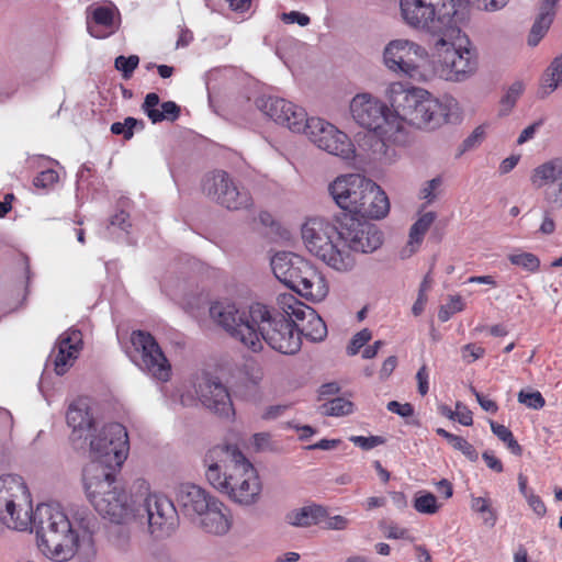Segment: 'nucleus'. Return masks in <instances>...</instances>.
<instances>
[{"label": "nucleus", "mask_w": 562, "mask_h": 562, "mask_svg": "<svg viewBox=\"0 0 562 562\" xmlns=\"http://www.w3.org/2000/svg\"><path fill=\"white\" fill-rule=\"evenodd\" d=\"M24 504L7 501L2 520L7 527L26 530L36 527L37 546L42 553L55 562L74 558L79 548L80 536L59 505L41 503L33 510L32 501L24 495Z\"/></svg>", "instance_id": "1"}, {"label": "nucleus", "mask_w": 562, "mask_h": 562, "mask_svg": "<svg viewBox=\"0 0 562 562\" xmlns=\"http://www.w3.org/2000/svg\"><path fill=\"white\" fill-rule=\"evenodd\" d=\"M393 110L370 93H358L350 102L352 119L362 127L372 131V154L380 161L391 160L394 148L387 143L404 145L406 136L400 125L398 99Z\"/></svg>", "instance_id": "2"}, {"label": "nucleus", "mask_w": 562, "mask_h": 562, "mask_svg": "<svg viewBox=\"0 0 562 562\" xmlns=\"http://www.w3.org/2000/svg\"><path fill=\"white\" fill-rule=\"evenodd\" d=\"M88 439L94 460L83 469L82 481L86 492H91L93 487L110 486L114 482L115 471L127 458L130 441L126 428L120 423L92 430Z\"/></svg>", "instance_id": "3"}, {"label": "nucleus", "mask_w": 562, "mask_h": 562, "mask_svg": "<svg viewBox=\"0 0 562 562\" xmlns=\"http://www.w3.org/2000/svg\"><path fill=\"white\" fill-rule=\"evenodd\" d=\"M400 7L406 24L439 37H459L469 20V8L460 0H400Z\"/></svg>", "instance_id": "4"}, {"label": "nucleus", "mask_w": 562, "mask_h": 562, "mask_svg": "<svg viewBox=\"0 0 562 562\" xmlns=\"http://www.w3.org/2000/svg\"><path fill=\"white\" fill-rule=\"evenodd\" d=\"M400 125L408 140L406 124L419 130L434 131L443 124H456L462 119L458 101L449 95L435 98L428 91H403L398 100Z\"/></svg>", "instance_id": "5"}, {"label": "nucleus", "mask_w": 562, "mask_h": 562, "mask_svg": "<svg viewBox=\"0 0 562 562\" xmlns=\"http://www.w3.org/2000/svg\"><path fill=\"white\" fill-rule=\"evenodd\" d=\"M206 480L217 491H260L261 484L254 465L233 445L215 446L204 458Z\"/></svg>", "instance_id": "6"}, {"label": "nucleus", "mask_w": 562, "mask_h": 562, "mask_svg": "<svg viewBox=\"0 0 562 562\" xmlns=\"http://www.w3.org/2000/svg\"><path fill=\"white\" fill-rule=\"evenodd\" d=\"M276 278L301 296L313 302L323 301L329 291L322 272L303 257L293 252H278L271 259Z\"/></svg>", "instance_id": "7"}, {"label": "nucleus", "mask_w": 562, "mask_h": 562, "mask_svg": "<svg viewBox=\"0 0 562 562\" xmlns=\"http://www.w3.org/2000/svg\"><path fill=\"white\" fill-rule=\"evenodd\" d=\"M307 250L339 272L352 270L356 260L350 251L339 247L338 223L324 217L308 218L301 229Z\"/></svg>", "instance_id": "8"}, {"label": "nucleus", "mask_w": 562, "mask_h": 562, "mask_svg": "<svg viewBox=\"0 0 562 562\" xmlns=\"http://www.w3.org/2000/svg\"><path fill=\"white\" fill-rule=\"evenodd\" d=\"M469 38L460 33L459 37H438L435 42L432 60L434 72L441 79L461 82L470 78L477 69V56L473 48L463 46Z\"/></svg>", "instance_id": "9"}, {"label": "nucleus", "mask_w": 562, "mask_h": 562, "mask_svg": "<svg viewBox=\"0 0 562 562\" xmlns=\"http://www.w3.org/2000/svg\"><path fill=\"white\" fill-rule=\"evenodd\" d=\"M252 316L260 341L265 340L272 349L284 355H294L300 351L302 340L292 317L284 312L271 313L261 303L254 304Z\"/></svg>", "instance_id": "10"}, {"label": "nucleus", "mask_w": 562, "mask_h": 562, "mask_svg": "<svg viewBox=\"0 0 562 562\" xmlns=\"http://www.w3.org/2000/svg\"><path fill=\"white\" fill-rule=\"evenodd\" d=\"M252 310L254 304L248 310H240L231 302H215L210 307V316L247 348L259 351L262 349V342L258 338V333H256Z\"/></svg>", "instance_id": "11"}, {"label": "nucleus", "mask_w": 562, "mask_h": 562, "mask_svg": "<svg viewBox=\"0 0 562 562\" xmlns=\"http://www.w3.org/2000/svg\"><path fill=\"white\" fill-rule=\"evenodd\" d=\"M178 502L182 514L199 518V525L205 532L225 535L231 528V520L225 514V506L212 494H179Z\"/></svg>", "instance_id": "12"}, {"label": "nucleus", "mask_w": 562, "mask_h": 562, "mask_svg": "<svg viewBox=\"0 0 562 562\" xmlns=\"http://www.w3.org/2000/svg\"><path fill=\"white\" fill-rule=\"evenodd\" d=\"M203 193L216 204L232 211L248 209L252 205L249 191L238 186L224 170H214L202 179Z\"/></svg>", "instance_id": "13"}, {"label": "nucleus", "mask_w": 562, "mask_h": 562, "mask_svg": "<svg viewBox=\"0 0 562 562\" xmlns=\"http://www.w3.org/2000/svg\"><path fill=\"white\" fill-rule=\"evenodd\" d=\"M340 240L356 252L371 254L383 244V234L376 225L349 213L336 215Z\"/></svg>", "instance_id": "14"}, {"label": "nucleus", "mask_w": 562, "mask_h": 562, "mask_svg": "<svg viewBox=\"0 0 562 562\" xmlns=\"http://www.w3.org/2000/svg\"><path fill=\"white\" fill-rule=\"evenodd\" d=\"M138 509V518H147V526L156 538L169 536L179 522V512L167 494H144Z\"/></svg>", "instance_id": "15"}, {"label": "nucleus", "mask_w": 562, "mask_h": 562, "mask_svg": "<svg viewBox=\"0 0 562 562\" xmlns=\"http://www.w3.org/2000/svg\"><path fill=\"white\" fill-rule=\"evenodd\" d=\"M318 148L350 160L355 157V146L347 134L319 117H310L306 130L302 131Z\"/></svg>", "instance_id": "16"}, {"label": "nucleus", "mask_w": 562, "mask_h": 562, "mask_svg": "<svg viewBox=\"0 0 562 562\" xmlns=\"http://www.w3.org/2000/svg\"><path fill=\"white\" fill-rule=\"evenodd\" d=\"M131 342L138 355L136 364L154 378L168 381L171 366L155 337L148 331L138 329L132 333Z\"/></svg>", "instance_id": "17"}, {"label": "nucleus", "mask_w": 562, "mask_h": 562, "mask_svg": "<svg viewBox=\"0 0 562 562\" xmlns=\"http://www.w3.org/2000/svg\"><path fill=\"white\" fill-rule=\"evenodd\" d=\"M144 494H89L95 512L116 525L138 519V504Z\"/></svg>", "instance_id": "18"}, {"label": "nucleus", "mask_w": 562, "mask_h": 562, "mask_svg": "<svg viewBox=\"0 0 562 562\" xmlns=\"http://www.w3.org/2000/svg\"><path fill=\"white\" fill-rule=\"evenodd\" d=\"M279 304L282 311L289 316L295 318L296 331L300 338L318 342L327 336V326L314 308L299 301L292 294H282L279 297Z\"/></svg>", "instance_id": "19"}, {"label": "nucleus", "mask_w": 562, "mask_h": 562, "mask_svg": "<svg viewBox=\"0 0 562 562\" xmlns=\"http://www.w3.org/2000/svg\"><path fill=\"white\" fill-rule=\"evenodd\" d=\"M425 55V49L412 41L393 40L384 48L383 60L390 70L415 78L419 75V61Z\"/></svg>", "instance_id": "20"}, {"label": "nucleus", "mask_w": 562, "mask_h": 562, "mask_svg": "<svg viewBox=\"0 0 562 562\" xmlns=\"http://www.w3.org/2000/svg\"><path fill=\"white\" fill-rule=\"evenodd\" d=\"M193 386L205 408L227 419L235 415L229 392L217 378L203 373L196 376Z\"/></svg>", "instance_id": "21"}, {"label": "nucleus", "mask_w": 562, "mask_h": 562, "mask_svg": "<svg viewBox=\"0 0 562 562\" xmlns=\"http://www.w3.org/2000/svg\"><path fill=\"white\" fill-rule=\"evenodd\" d=\"M256 105L276 123L294 133L306 130L310 119L305 110L290 101L278 97H262L256 100Z\"/></svg>", "instance_id": "22"}, {"label": "nucleus", "mask_w": 562, "mask_h": 562, "mask_svg": "<svg viewBox=\"0 0 562 562\" xmlns=\"http://www.w3.org/2000/svg\"><path fill=\"white\" fill-rule=\"evenodd\" d=\"M366 177L359 173L344 175L328 187L329 193L336 204L342 210L341 213H349L357 216V211L364 192Z\"/></svg>", "instance_id": "23"}, {"label": "nucleus", "mask_w": 562, "mask_h": 562, "mask_svg": "<svg viewBox=\"0 0 562 562\" xmlns=\"http://www.w3.org/2000/svg\"><path fill=\"white\" fill-rule=\"evenodd\" d=\"M530 180L536 188L555 183L557 187L546 192V200L557 207L562 206V158L551 159L535 168Z\"/></svg>", "instance_id": "24"}, {"label": "nucleus", "mask_w": 562, "mask_h": 562, "mask_svg": "<svg viewBox=\"0 0 562 562\" xmlns=\"http://www.w3.org/2000/svg\"><path fill=\"white\" fill-rule=\"evenodd\" d=\"M362 196L363 199H361L357 211V217L380 220L389 214V198L371 179L366 178Z\"/></svg>", "instance_id": "25"}, {"label": "nucleus", "mask_w": 562, "mask_h": 562, "mask_svg": "<svg viewBox=\"0 0 562 562\" xmlns=\"http://www.w3.org/2000/svg\"><path fill=\"white\" fill-rule=\"evenodd\" d=\"M66 419L68 426L72 428L74 441L82 438L87 440L90 432L94 430V419L85 398H78L69 405Z\"/></svg>", "instance_id": "26"}, {"label": "nucleus", "mask_w": 562, "mask_h": 562, "mask_svg": "<svg viewBox=\"0 0 562 562\" xmlns=\"http://www.w3.org/2000/svg\"><path fill=\"white\" fill-rule=\"evenodd\" d=\"M82 344V334L78 329H69L59 337L58 351L54 358L55 372L63 375L77 359Z\"/></svg>", "instance_id": "27"}, {"label": "nucleus", "mask_w": 562, "mask_h": 562, "mask_svg": "<svg viewBox=\"0 0 562 562\" xmlns=\"http://www.w3.org/2000/svg\"><path fill=\"white\" fill-rule=\"evenodd\" d=\"M558 0H542L539 14L530 30L528 44L536 46L540 40L546 35L555 15V5Z\"/></svg>", "instance_id": "28"}, {"label": "nucleus", "mask_w": 562, "mask_h": 562, "mask_svg": "<svg viewBox=\"0 0 562 562\" xmlns=\"http://www.w3.org/2000/svg\"><path fill=\"white\" fill-rule=\"evenodd\" d=\"M325 508L321 505H308L286 514V521L294 527H312L322 525Z\"/></svg>", "instance_id": "29"}, {"label": "nucleus", "mask_w": 562, "mask_h": 562, "mask_svg": "<svg viewBox=\"0 0 562 562\" xmlns=\"http://www.w3.org/2000/svg\"><path fill=\"white\" fill-rule=\"evenodd\" d=\"M562 86V54L555 57L542 76L541 87L546 94Z\"/></svg>", "instance_id": "30"}, {"label": "nucleus", "mask_w": 562, "mask_h": 562, "mask_svg": "<svg viewBox=\"0 0 562 562\" xmlns=\"http://www.w3.org/2000/svg\"><path fill=\"white\" fill-rule=\"evenodd\" d=\"M435 212L424 213L411 227L409 229V241L411 246H419L424 239L425 234L432 225L436 220Z\"/></svg>", "instance_id": "31"}, {"label": "nucleus", "mask_w": 562, "mask_h": 562, "mask_svg": "<svg viewBox=\"0 0 562 562\" xmlns=\"http://www.w3.org/2000/svg\"><path fill=\"white\" fill-rule=\"evenodd\" d=\"M319 411L325 416H346L352 413L353 403L344 397H335L322 404Z\"/></svg>", "instance_id": "32"}, {"label": "nucleus", "mask_w": 562, "mask_h": 562, "mask_svg": "<svg viewBox=\"0 0 562 562\" xmlns=\"http://www.w3.org/2000/svg\"><path fill=\"white\" fill-rule=\"evenodd\" d=\"M471 508L476 514H480L483 524L488 528H494L497 521V514L491 505V501L485 497L473 498Z\"/></svg>", "instance_id": "33"}, {"label": "nucleus", "mask_w": 562, "mask_h": 562, "mask_svg": "<svg viewBox=\"0 0 562 562\" xmlns=\"http://www.w3.org/2000/svg\"><path fill=\"white\" fill-rule=\"evenodd\" d=\"M490 426L492 432L497 436L499 440H502L504 443H506L507 448L510 450V452L515 456H520L522 453V448L518 443V441L515 439L512 430L494 420H490Z\"/></svg>", "instance_id": "34"}, {"label": "nucleus", "mask_w": 562, "mask_h": 562, "mask_svg": "<svg viewBox=\"0 0 562 562\" xmlns=\"http://www.w3.org/2000/svg\"><path fill=\"white\" fill-rule=\"evenodd\" d=\"M145 122L132 116H127L123 122H114L111 125V133L122 135L125 140H130L134 135V130L143 131Z\"/></svg>", "instance_id": "35"}, {"label": "nucleus", "mask_w": 562, "mask_h": 562, "mask_svg": "<svg viewBox=\"0 0 562 562\" xmlns=\"http://www.w3.org/2000/svg\"><path fill=\"white\" fill-rule=\"evenodd\" d=\"M181 108L173 101H166L161 103V111L157 110L150 122L153 124L160 123L162 121L175 122L179 119Z\"/></svg>", "instance_id": "36"}, {"label": "nucleus", "mask_w": 562, "mask_h": 562, "mask_svg": "<svg viewBox=\"0 0 562 562\" xmlns=\"http://www.w3.org/2000/svg\"><path fill=\"white\" fill-rule=\"evenodd\" d=\"M413 506L419 514L435 515L440 504L435 497V494H422L419 497L415 498Z\"/></svg>", "instance_id": "37"}, {"label": "nucleus", "mask_w": 562, "mask_h": 562, "mask_svg": "<svg viewBox=\"0 0 562 562\" xmlns=\"http://www.w3.org/2000/svg\"><path fill=\"white\" fill-rule=\"evenodd\" d=\"M508 259L512 265L521 267L529 272H535L540 267L539 258L531 252L514 254Z\"/></svg>", "instance_id": "38"}, {"label": "nucleus", "mask_w": 562, "mask_h": 562, "mask_svg": "<svg viewBox=\"0 0 562 562\" xmlns=\"http://www.w3.org/2000/svg\"><path fill=\"white\" fill-rule=\"evenodd\" d=\"M138 64L139 57L137 55H130L128 57L120 55L115 58L114 61L115 68L122 72V77L125 80H128L133 76V72L137 68Z\"/></svg>", "instance_id": "39"}, {"label": "nucleus", "mask_w": 562, "mask_h": 562, "mask_svg": "<svg viewBox=\"0 0 562 562\" xmlns=\"http://www.w3.org/2000/svg\"><path fill=\"white\" fill-rule=\"evenodd\" d=\"M14 490L29 492L25 480L21 475L13 473L0 475V492H12Z\"/></svg>", "instance_id": "40"}, {"label": "nucleus", "mask_w": 562, "mask_h": 562, "mask_svg": "<svg viewBox=\"0 0 562 562\" xmlns=\"http://www.w3.org/2000/svg\"><path fill=\"white\" fill-rule=\"evenodd\" d=\"M463 310L464 303L462 297L460 295L450 296L449 303L440 307L438 318L440 322L446 323L454 313L462 312Z\"/></svg>", "instance_id": "41"}, {"label": "nucleus", "mask_w": 562, "mask_h": 562, "mask_svg": "<svg viewBox=\"0 0 562 562\" xmlns=\"http://www.w3.org/2000/svg\"><path fill=\"white\" fill-rule=\"evenodd\" d=\"M518 402L532 409H540L544 406L546 401L539 391L518 393Z\"/></svg>", "instance_id": "42"}, {"label": "nucleus", "mask_w": 562, "mask_h": 562, "mask_svg": "<svg viewBox=\"0 0 562 562\" xmlns=\"http://www.w3.org/2000/svg\"><path fill=\"white\" fill-rule=\"evenodd\" d=\"M442 186V178L435 177L434 179L425 182L424 187L419 191V198L426 200L428 204L432 203L438 194L437 190Z\"/></svg>", "instance_id": "43"}, {"label": "nucleus", "mask_w": 562, "mask_h": 562, "mask_svg": "<svg viewBox=\"0 0 562 562\" xmlns=\"http://www.w3.org/2000/svg\"><path fill=\"white\" fill-rule=\"evenodd\" d=\"M372 334L368 328L358 331L347 346V353L355 356L371 339Z\"/></svg>", "instance_id": "44"}, {"label": "nucleus", "mask_w": 562, "mask_h": 562, "mask_svg": "<svg viewBox=\"0 0 562 562\" xmlns=\"http://www.w3.org/2000/svg\"><path fill=\"white\" fill-rule=\"evenodd\" d=\"M59 176L54 169H46L36 175L33 184L36 188L46 189L58 182Z\"/></svg>", "instance_id": "45"}, {"label": "nucleus", "mask_w": 562, "mask_h": 562, "mask_svg": "<svg viewBox=\"0 0 562 562\" xmlns=\"http://www.w3.org/2000/svg\"><path fill=\"white\" fill-rule=\"evenodd\" d=\"M92 18L97 24L110 27L113 25L114 13L108 7H98L94 9Z\"/></svg>", "instance_id": "46"}, {"label": "nucleus", "mask_w": 562, "mask_h": 562, "mask_svg": "<svg viewBox=\"0 0 562 562\" xmlns=\"http://www.w3.org/2000/svg\"><path fill=\"white\" fill-rule=\"evenodd\" d=\"M350 440L358 447L362 448L363 450L373 449L385 442V439L380 436H353L350 438Z\"/></svg>", "instance_id": "47"}, {"label": "nucleus", "mask_w": 562, "mask_h": 562, "mask_svg": "<svg viewBox=\"0 0 562 562\" xmlns=\"http://www.w3.org/2000/svg\"><path fill=\"white\" fill-rule=\"evenodd\" d=\"M321 526L325 529L342 530L348 527V519L342 515L329 516L328 513L325 512V518Z\"/></svg>", "instance_id": "48"}, {"label": "nucleus", "mask_w": 562, "mask_h": 562, "mask_svg": "<svg viewBox=\"0 0 562 562\" xmlns=\"http://www.w3.org/2000/svg\"><path fill=\"white\" fill-rule=\"evenodd\" d=\"M452 447L456 450L461 451L470 461H476L479 459V453L475 448L468 442L463 437H458L453 442Z\"/></svg>", "instance_id": "49"}, {"label": "nucleus", "mask_w": 562, "mask_h": 562, "mask_svg": "<svg viewBox=\"0 0 562 562\" xmlns=\"http://www.w3.org/2000/svg\"><path fill=\"white\" fill-rule=\"evenodd\" d=\"M382 531L385 538L394 540H407L409 539V531L405 527H398L397 525L390 524L382 527Z\"/></svg>", "instance_id": "50"}, {"label": "nucleus", "mask_w": 562, "mask_h": 562, "mask_svg": "<svg viewBox=\"0 0 562 562\" xmlns=\"http://www.w3.org/2000/svg\"><path fill=\"white\" fill-rule=\"evenodd\" d=\"M448 418H457L463 426H471L473 424L472 412L460 403L457 404V412L449 411Z\"/></svg>", "instance_id": "51"}, {"label": "nucleus", "mask_w": 562, "mask_h": 562, "mask_svg": "<svg viewBox=\"0 0 562 562\" xmlns=\"http://www.w3.org/2000/svg\"><path fill=\"white\" fill-rule=\"evenodd\" d=\"M484 138V128L477 126L462 143V150H471L479 146Z\"/></svg>", "instance_id": "52"}, {"label": "nucleus", "mask_w": 562, "mask_h": 562, "mask_svg": "<svg viewBox=\"0 0 562 562\" xmlns=\"http://www.w3.org/2000/svg\"><path fill=\"white\" fill-rule=\"evenodd\" d=\"M159 103H160V98L157 93L150 92V93L146 94L145 100L142 104V110L147 115L149 121L151 120V117L154 116L156 111L158 110L157 105Z\"/></svg>", "instance_id": "53"}, {"label": "nucleus", "mask_w": 562, "mask_h": 562, "mask_svg": "<svg viewBox=\"0 0 562 562\" xmlns=\"http://www.w3.org/2000/svg\"><path fill=\"white\" fill-rule=\"evenodd\" d=\"M484 352V348L476 346L475 344H468L462 347V358L468 363L482 358Z\"/></svg>", "instance_id": "54"}, {"label": "nucleus", "mask_w": 562, "mask_h": 562, "mask_svg": "<svg viewBox=\"0 0 562 562\" xmlns=\"http://www.w3.org/2000/svg\"><path fill=\"white\" fill-rule=\"evenodd\" d=\"M386 408L402 417H411L414 415V406L411 403L402 404L397 401H391L387 403Z\"/></svg>", "instance_id": "55"}, {"label": "nucleus", "mask_w": 562, "mask_h": 562, "mask_svg": "<svg viewBox=\"0 0 562 562\" xmlns=\"http://www.w3.org/2000/svg\"><path fill=\"white\" fill-rule=\"evenodd\" d=\"M471 391L475 395L476 401L479 402L482 409L491 414H495L498 411V406L495 401L477 392L474 387H472Z\"/></svg>", "instance_id": "56"}, {"label": "nucleus", "mask_w": 562, "mask_h": 562, "mask_svg": "<svg viewBox=\"0 0 562 562\" xmlns=\"http://www.w3.org/2000/svg\"><path fill=\"white\" fill-rule=\"evenodd\" d=\"M282 21L288 24L297 23L301 26H306L310 23V18L299 11H290L282 14Z\"/></svg>", "instance_id": "57"}, {"label": "nucleus", "mask_w": 562, "mask_h": 562, "mask_svg": "<svg viewBox=\"0 0 562 562\" xmlns=\"http://www.w3.org/2000/svg\"><path fill=\"white\" fill-rule=\"evenodd\" d=\"M428 378H429L428 369L424 364L419 368V370L417 371V374H416V379L418 382V393L422 396H425L428 393V390H429Z\"/></svg>", "instance_id": "58"}, {"label": "nucleus", "mask_w": 562, "mask_h": 562, "mask_svg": "<svg viewBox=\"0 0 562 562\" xmlns=\"http://www.w3.org/2000/svg\"><path fill=\"white\" fill-rule=\"evenodd\" d=\"M527 503L536 515L542 517L546 515V505L543 501L537 494H529L527 496Z\"/></svg>", "instance_id": "59"}, {"label": "nucleus", "mask_w": 562, "mask_h": 562, "mask_svg": "<svg viewBox=\"0 0 562 562\" xmlns=\"http://www.w3.org/2000/svg\"><path fill=\"white\" fill-rule=\"evenodd\" d=\"M397 366V358L395 356L387 357L384 362L382 363L381 370H380V379L385 380L387 379L393 371L395 370Z\"/></svg>", "instance_id": "60"}, {"label": "nucleus", "mask_w": 562, "mask_h": 562, "mask_svg": "<svg viewBox=\"0 0 562 562\" xmlns=\"http://www.w3.org/2000/svg\"><path fill=\"white\" fill-rule=\"evenodd\" d=\"M231 501L249 506L258 502L259 494H228Z\"/></svg>", "instance_id": "61"}, {"label": "nucleus", "mask_w": 562, "mask_h": 562, "mask_svg": "<svg viewBox=\"0 0 562 562\" xmlns=\"http://www.w3.org/2000/svg\"><path fill=\"white\" fill-rule=\"evenodd\" d=\"M482 458L491 470L498 473L503 471L502 461L497 459L492 451H484Z\"/></svg>", "instance_id": "62"}, {"label": "nucleus", "mask_w": 562, "mask_h": 562, "mask_svg": "<svg viewBox=\"0 0 562 562\" xmlns=\"http://www.w3.org/2000/svg\"><path fill=\"white\" fill-rule=\"evenodd\" d=\"M477 7L486 11H497L504 8L508 0H476Z\"/></svg>", "instance_id": "63"}, {"label": "nucleus", "mask_w": 562, "mask_h": 562, "mask_svg": "<svg viewBox=\"0 0 562 562\" xmlns=\"http://www.w3.org/2000/svg\"><path fill=\"white\" fill-rule=\"evenodd\" d=\"M541 124H542V122L538 121V122H535L533 124L527 126L526 128H524L517 139V143L524 144V143L528 142L529 139H531L535 136L538 128L541 126Z\"/></svg>", "instance_id": "64"}]
</instances>
